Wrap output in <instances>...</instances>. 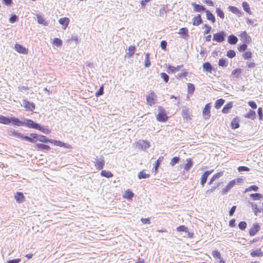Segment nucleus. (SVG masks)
Segmentation results:
<instances>
[{
    "label": "nucleus",
    "mask_w": 263,
    "mask_h": 263,
    "mask_svg": "<svg viewBox=\"0 0 263 263\" xmlns=\"http://www.w3.org/2000/svg\"><path fill=\"white\" fill-rule=\"evenodd\" d=\"M30 136L35 138V140H37L40 142L43 143H50L51 142V140L49 138H47L46 136L42 135H38L35 133H31L30 134Z\"/></svg>",
    "instance_id": "423d86ee"
},
{
    "label": "nucleus",
    "mask_w": 263,
    "mask_h": 263,
    "mask_svg": "<svg viewBox=\"0 0 263 263\" xmlns=\"http://www.w3.org/2000/svg\"><path fill=\"white\" fill-rule=\"evenodd\" d=\"M157 95L153 90H150L146 96V103L149 106H153L155 104L157 101Z\"/></svg>",
    "instance_id": "7ed1b4c3"
},
{
    "label": "nucleus",
    "mask_w": 263,
    "mask_h": 263,
    "mask_svg": "<svg viewBox=\"0 0 263 263\" xmlns=\"http://www.w3.org/2000/svg\"><path fill=\"white\" fill-rule=\"evenodd\" d=\"M205 13L207 19L211 21L212 23H215L216 22V19L213 14L208 10L205 11Z\"/></svg>",
    "instance_id": "bb28decb"
},
{
    "label": "nucleus",
    "mask_w": 263,
    "mask_h": 263,
    "mask_svg": "<svg viewBox=\"0 0 263 263\" xmlns=\"http://www.w3.org/2000/svg\"><path fill=\"white\" fill-rule=\"evenodd\" d=\"M250 204L254 215L257 216L261 212V210L259 209L256 203L251 202Z\"/></svg>",
    "instance_id": "cd10ccee"
},
{
    "label": "nucleus",
    "mask_w": 263,
    "mask_h": 263,
    "mask_svg": "<svg viewBox=\"0 0 263 263\" xmlns=\"http://www.w3.org/2000/svg\"><path fill=\"white\" fill-rule=\"evenodd\" d=\"M212 255L215 258L220 259L221 258L220 252L217 250H214L212 252Z\"/></svg>",
    "instance_id": "13d9d810"
},
{
    "label": "nucleus",
    "mask_w": 263,
    "mask_h": 263,
    "mask_svg": "<svg viewBox=\"0 0 263 263\" xmlns=\"http://www.w3.org/2000/svg\"><path fill=\"white\" fill-rule=\"evenodd\" d=\"M248 46L246 43L239 45L237 47V49L240 52H243L246 51L247 49Z\"/></svg>",
    "instance_id": "864d4df0"
},
{
    "label": "nucleus",
    "mask_w": 263,
    "mask_h": 263,
    "mask_svg": "<svg viewBox=\"0 0 263 263\" xmlns=\"http://www.w3.org/2000/svg\"><path fill=\"white\" fill-rule=\"evenodd\" d=\"M62 43V41L59 38H54L53 39V44L58 47L61 46Z\"/></svg>",
    "instance_id": "6e6d98bb"
},
{
    "label": "nucleus",
    "mask_w": 263,
    "mask_h": 263,
    "mask_svg": "<svg viewBox=\"0 0 263 263\" xmlns=\"http://www.w3.org/2000/svg\"><path fill=\"white\" fill-rule=\"evenodd\" d=\"M203 69L204 71L211 73L213 70V67L209 62H205L202 65Z\"/></svg>",
    "instance_id": "aec40b11"
},
{
    "label": "nucleus",
    "mask_w": 263,
    "mask_h": 263,
    "mask_svg": "<svg viewBox=\"0 0 263 263\" xmlns=\"http://www.w3.org/2000/svg\"><path fill=\"white\" fill-rule=\"evenodd\" d=\"M34 147L37 151H43L44 152H48L51 149V148L49 145L42 143L36 144L34 146Z\"/></svg>",
    "instance_id": "9d476101"
},
{
    "label": "nucleus",
    "mask_w": 263,
    "mask_h": 263,
    "mask_svg": "<svg viewBox=\"0 0 263 263\" xmlns=\"http://www.w3.org/2000/svg\"><path fill=\"white\" fill-rule=\"evenodd\" d=\"M192 5L194 8V11L196 12H199L201 11H203L205 10V8L203 6L196 4L195 3H192Z\"/></svg>",
    "instance_id": "7c9ffc66"
},
{
    "label": "nucleus",
    "mask_w": 263,
    "mask_h": 263,
    "mask_svg": "<svg viewBox=\"0 0 263 263\" xmlns=\"http://www.w3.org/2000/svg\"><path fill=\"white\" fill-rule=\"evenodd\" d=\"M203 27L205 28V30L204 31V34H208L211 31V27L208 24H204L203 25Z\"/></svg>",
    "instance_id": "e2e57ef3"
},
{
    "label": "nucleus",
    "mask_w": 263,
    "mask_h": 263,
    "mask_svg": "<svg viewBox=\"0 0 263 263\" xmlns=\"http://www.w3.org/2000/svg\"><path fill=\"white\" fill-rule=\"evenodd\" d=\"M244 117L247 119L254 120L256 118V112L253 110L250 109L248 112L244 115Z\"/></svg>",
    "instance_id": "a878e982"
},
{
    "label": "nucleus",
    "mask_w": 263,
    "mask_h": 263,
    "mask_svg": "<svg viewBox=\"0 0 263 263\" xmlns=\"http://www.w3.org/2000/svg\"><path fill=\"white\" fill-rule=\"evenodd\" d=\"M160 76L163 79V80L164 81V82L165 83L168 82V81L169 80V77L166 73H165L164 72L161 73Z\"/></svg>",
    "instance_id": "680f3d73"
},
{
    "label": "nucleus",
    "mask_w": 263,
    "mask_h": 263,
    "mask_svg": "<svg viewBox=\"0 0 263 263\" xmlns=\"http://www.w3.org/2000/svg\"><path fill=\"white\" fill-rule=\"evenodd\" d=\"M18 20V17L16 15H12L9 18V22L11 23H14Z\"/></svg>",
    "instance_id": "774afa93"
},
{
    "label": "nucleus",
    "mask_w": 263,
    "mask_h": 263,
    "mask_svg": "<svg viewBox=\"0 0 263 263\" xmlns=\"http://www.w3.org/2000/svg\"><path fill=\"white\" fill-rule=\"evenodd\" d=\"M223 175V172H220L214 174L210 179V181L208 182V184L211 185L212 184H214L215 185L212 186L210 189L207 190L205 192L206 194L211 195L213 192H214L216 189L219 187L220 185V182H214L216 180H218L221 176Z\"/></svg>",
    "instance_id": "f257e3e1"
},
{
    "label": "nucleus",
    "mask_w": 263,
    "mask_h": 263,
    "mask_svg": "<svg viewBox=\"0 0 263 263\" xmlns=\"http://www.w3.org/2000/svg\"><path fill=\"white\" fill-rule=\"evenodd\" d=\"M23 135V134H22V133H19L18 132L15 131V130L11 131L9 134V135L10 136H12V137H15V138H16L20 139H22Z\"/></svg>",
    "instance_id": "c9c22d12"
},
{
    "label": "nucleus",
    "mask_w": 263,
    "mask_h": 263,
    "mask_svg": "<svg viewBox=\"0 0 263 263\" xmlns=\"http://www.w3.org/2000/svg\"><path fill=\"white\" fill-rule=\"evenodd\" d=\"M104 93V86L102 85L100 88H99V89L98 90V91H97L96 93V96L97 97H99L100 96H101Z\"/></svg>",
    "instance_id": "0e129e2a"
},
{
    "label": "nucleus",
    "mask_w": 263,
    "mask_h": 263,
    "mask_svg": "<svg viewBox=\"0 0 263 263\" xmlns=\"http://www.w3.org/2000/svg\"><path fill=\"white\" fill-rule=\"evenodd\" d=\"M135 50H136V48L134 46H130L128 47V52H127V55L128 56V58H130L132 57L135 52Z\"/></svg>",
    "instance_id": "4c0bfd02"
},
{
    "label": "nucleus",
    "mask_w": 263,
    "mask_h": 263,
    "mask_svg": "<svg viewBox=\"0 0 263 263\" xmlns=\"http://www.w3.org/2000/svg\"><path fill=\"white\" fill-rule=\"evenodd\" d=\"M94 165L96 168L102 170L105 165V160L104 158L102 157L99 160L97 159V161L94 162Z\"/></svg>",
    "instance_id": "2eb2a0df"
},
{
    "label": "nucleus",
    "mask_w": 263,
    "mask_h": 263,
    "mask_svg": "<svg viewBox=\"0 0 263 263\" xmlns=\"http://www.w3.org/2000/svg\"><path fill=\"white\" fill-rule=\"evenodd\" d=\"M239 118L236 117L234 118L231 123V126L233 129H236L238 128L239 127Z\"/></svg>",
    "instance_id": "c85d7f7f"
},
{
    "label": "nucleus",
    "mask_w": 263,
    "mask_h": 263,
    "mask_svg": "<svg viewBox=\"0 0 263 263\" xmlns=\"http://www.w3.org/2000/svg\"><path fill=\"white\" fill-rule=\"evenodd\" d=\"M0 123L4 124H10V120L9 118L5 117L3 115H0Z\"/></svg>",
    "instance_id": "79ce46f5"
},
{
    "label": "nucleus",
    "mask_w": 263,
    "mask_h": 263,
    "mask_svg": "<svg viewBox=\"0 0 263 263\" xmlns=\"http://www.w3.org/2000/svg\"><path fill=\"white\" fill-rule=\"evenodd\" d=\"M202 23V20L200 14H198L193 18V25L194 26H199Z\"/></svg>",
    "instance_id": "393cba45"
},
{
    "label": "nucleus",
    "mask_w": 263,
    "mask_h": 263,
    "mask_svg": "<svg viewBox=\"0 0 263 263\" xmlns=\"http://www.w3.org/2000/svg\"><path fill=\"white\" fill-rule=\"evenodd\" d=\"M37 21L39 24H42L44 26H47L48 25V23L45 21L43 16L40 14H36Z\"/></svg>",
    "instance_id": "2f4dec72"
},
{
    "label": "nucleus",
    "mask_w": 263,
    "mask_h": 263,
    "mask_svg": "<svg viewBox=\"0 0 263 263\" xmlns=\"http://www.w3.org/2000/svg\"><path fill=\"white\" fill-rule=\"evenodd\" d=\"M14 48L15 50L20 53L27 54L28 52V49L23 47L20 44H15Z\"/></svg>",
    "instance_id": "f8f14e48"
},
{
    "label": "nucleus",
    "mask_w": 263,
    "mask_h": 263,
    "mask_svg": "<svg viewBox=\"0 0 263 263\" xmlns=\"http://www.w3.org/2000/svg\"><path fill=\"white\" fill-rule=\"evenodd\" d=\"M183 65H179L177 67H174L173 66L168 65L167 67V71L168 72L175 73V72L179 71V69L181 67H183Z\"/></svg>",
    "instance_id": "c756f323"
},
{
    "label": "nucleus",
    "mask_w": 263,
    "mask_h": 263,
    "mask_svg": "<svg viewBox=\"0 0 263 263\" xmlns=\"http://www.w3.org/2000/svg\"><path fill=\"white\" fill-rule=\"evenodd\" d=\"M176 230L179 232H184L187 233V236L189 238H192L194 237V233L193 232H189L188 231V228L184 225H181L178 227Z\"/></svg>",
    "instance_id": "9b49d317"
},
{
    "label": "nucleus",
    "mask_w": 263,
    "mask_h": 263,
    "mask_svg": "<svg viewBox=\"0 0 263 263\" xmlns=\"http://www.w3.org/2000/svg\"><path fill=\"white\" fill-rule=\"evenodd\" d=\"M181 115L184 119H185L186 121H188L191 119L190 112L188 109H183L182 111Z\"/></svg>",
    "instance_id": "f704fd0d"
},
{
    "label": "nucleus",
    "mask_w": 263,
    "mask_h": 263,
    "mask_svg": "<svg viewBox=\"0 0 263 263\" xmlns=\"http://www.w3.org/2000/svg\"><path fill=\"white\" fill-rule=\"evenodd\" d=\"M193 165V161L191 158H187L186 159V163L184 165V170L187 172L192 167Z\"/></svg>",
    "instance_id": "b1692460"
},
{
    "label": "nucleus",
    "mask_w": 263,
    "mask_h": 263,
    "mask_svg": "<svg viewBox=\"0 0 263 263\" xmlns=\"http://www.w3.org/2000/svg\"><path fill=\"white\" fill-rule=\"evenodd\" d=\"M226 33L223 31H220L213 34V40L217 42L221 43L224 41Z\"/></svg>",
    "instance_id": "6e6552de"
},
{
    "label": "nucleus",
    "mask_w": 263,
    "mask_h": 263,
    "mask_svg": "<svg viewBox=\"0 0 263 263\" xmlns=\"http://www.w3.org/2000/svg\"><path fill=\"white\" fill-rule=\"evenodd\" d=\"M207 178H208V177L204 175L203 174L202 175V176L201 178V180H200V183L202 186H203L204 185L205 183H206V182L207 181Z\"/></svg>",
    "instance_id": "338daca9"
},
{
    "label": "nucleus",
    "mask_w": 263,
    "mask_h": 263,
    "mask_svg": "<svg viewBox=\"0 0 263 263\" xmlns=\"http://www.w3.org/2000/svg\"><path fill=\"white\" fill-rule=\"evenodd\" d=\"M227 56L229 58H233L236 56L235 51L234 50H229L227 52Z\"/></svg>",
    "instance_id": "4d7b16f0"
},
{
    "label": "nucleus",
    "mask_w": 263,
    "mask_h": 263,
    "mask_svg": "<svg viewBox=\"0 0 263 263\" xmlns=\"http://www.w3.org/2000/svg\"><path fill=\"white\" fill-rule=\"evenodd\" d=\"M224 100L223 99H219L216 101L215 103V107L216 109H219L224 104Z\"/></svg>",
    "instance_id": "c03bdc74"
},
{
    "label": "nucleus",
    "mask_w": 263,
    "mask_h": 263,
    "mask_svg": "<svg viewBox=\"0 0 263 263\" xmlns=\"http://www.w3.org/2000/svg\"><path fill=\"white\" fill-rule=\"evenodd\" d=\"M163 156H161L156 161L155 165V171L156 172H157L158 168L159 166V165L160 164V163L162 161V160H163Z\"/></svg>",
    "instance_id": "5fc2aeb1"
},
{
    "label": "nucleus",
    "mask_w": 263,
    "mask_h": 263,
    "mask_svg": "<svg viewBox=\"0 0 263 263\" xmlns=\"http://www.w3.org/2000/svg\"><path fill=\"white\" fill-rule=\"evenodd\" d=\"M188 33H189L188 29L185 27L180 28L178 32V33L183 39H186L187 37H188V36H189Z\"/></svg>",
    "instance_id": "412c9836"
},
{
    "label": "nucleus",
    "mask_w": 263,
    "mask_h": 263,
    "mask_svg": "<svg viewBox=\"0 0 263 263\" xmlns=\"http://www.w3.org/2000/svg\"><path fill=\"white\" fill-rule=\"evenodd\" d=\"M228 9L233 13L237 15H239L240 14L239 10L236 7L230 6L228 7Z\"/></svg>",
    "instance_id": "a18cd8bd"
},
{
    "label": "nucleus",
    "mask_w": 263,
    "mask_h": 263,
    "mask_svg": "<svg viewBox=\"0 0 263 263\" xmlns=\"http://www.w3.org/2000/svg\"><path fill=\"white\" fill-rule=\"evenodd\" d=\"M59 22L61 25L64 26L63 29H65L69 25V19L66 17H62L59 20Z\"/></svg>",
    "instance_id": "4be33fe9"
},
{
    "label": "nucleus",
    "mask_w": 263,
    "mask_h": 263,
    "mask_svg": "<svg viewBox=\"0 0 263 263\" xmlns=\"http://www.w3.org/2000/svg\"><path fill=\"white\" fill-rule=\"evenodd\" d=\"M260 227L258 224H253V227L249 230L250 236H254L259 230Z\"/></svg>",
    "instance_id": "6ab92c4d"
},
{
    "label": "nucleus",
    "mask_w": 263,
    "mask_h": 263,
    "mask_svg": "<svg viewBox=\"0 0 263 263\" xmlns=\"http://www.w3.org/2000/svg\"><path fill=\"white\" fill-rule=\"evenodd\" d=\"M239 228L241 230H244L247 227V223L245 221H241L238 224Z\"/></svg>",
    "instance_id": "69168bd1"
},
{
    "label": "nucleus",
    "mask_w": 263,
    "mask_h": 263,
    "mask_svg": "<svg viewBox=\"0 0 263 263\" xmlns=\"http://www.w3.org/2000/svg\"><path fill=\"white\" fill-rule=\"evenodd\" d=\"M101 175L103 177L109 178L113 177V174L111 172L109 171H107L105 170H102L101 172Z\"/></svg>",
    "instance_id": "58836bf2"
},
{
    "label": "nucleus",
    "mask_w": 263,
    "mask_h": 263,
    "mask_svg": "<svg viewBox=\"0 0 263 263\" xmlns=\"http://www.w3.org/2000/svg\"><path fill=\"white\" fill-rule=\"evenodd\" d=\"M14 198L18 203L23 202L25 200V197L22 192H16Z\"/></svg>",
    "instance_id": "a211bd4d"
},
{
    "label": "nucleus",
    "mask_w": 263,
    "mask_h": 263,
    "mask_svg": "<svg viewBox=\"0 0 263 263\" xmlns=\"http://www.w3.org/2000/svg\"><path fill=\"white\" fill-rule=\"evenodd\" d=\"M242 6L243 10L246 12H247L249 14H252V12H251L250 8L249 5V4L247 2H242Z\"/></svg>",
    "instance_id": "a19ab883"
},
{
    "label": "nucleus",
    "mask_w": 263,
    "mask_h": 263,
    "mask_svg": "<svg viewBox=\"0 0 263 263\" xmlns=\"http://www.w3.org/2000/svg\"><path fill=\"white\" fill-rule=\"evenodd\" d=\"M135 144L136 147L139 149H146L150 146L149 142L144 140H139Z\"/></svg>",
    "instance_id": "39448f33"
},
{
    "label": "nucleus",
    "mask_w": 263,
    "mask_h": 263,
    "mask_svg": "<svg viewBox=\"0 0 263 263\" xmlns=\"http://www.w3.org/2000/svg\"><path fill=\"white\" fill-rule=\"evenodd\" d=\"M236 181L235 180H233L230 181L228 184L223 189L222 193L225 194L228 193L232 187L236 184Z\"/></svg>",
    "instance_id": "ddd939ff"
},
{
    "label": "nucleus",
    "mask_w": 263,
    "mask_h": 263,
    "mask_svg": "<svg viewBox=\"0 0 263 263\" xmlns=\"http://www.w3.org/2000/svg\"><path fill=\"white\" fill-rule=\"evenodd\" d=\"M216 12L217 15L221 19H223L224 18V13L223 11L219 8H217L216 9Z\"/></svg>",
    "instance_id": "3c124183"
},
{
    "label": "nucleus",
    "mask_w": 263,
    "mask_h": 263,
    "mask_svg": "<svg viewBox=\"0 0 263 263\" xmlns=\"http://www.w3.org/2000/svg\"><path fill=\"white\" fill-rule=\"evenodd\" d=\"M22 140H26L28 142H31V143H36V140H35V138H33L32 137H29L27 136H24L23 135L22 139Z\"/></svg>",
    "instance_id": "de8ad7c7"
},
{
    "label": "nucleus",
    "mask_w": 263,
    "mask_h": 263,
    "mask_svg": "<svg viewBox=\"0 0 263 263\" xmlns=\"http://www.w3.org/2000/svg\"><path fill=\"white\" fill-rule=\"evenodd\" d=\"M134 196V193L129 190H126L123 195V197L127 199H132Z\"/></svg>",
    "instance_id": "ea45409f"
},
{
    "label": "nucleus",
    "mask_w": 263,
    "mask_h": 263,
    "mask_svg": "<svg viewBox=\"0 0 263 263\" xmlns=\"http://www.w3.org/2000/svg\"><path fill=\"white\" fill-rule=\"evenodd\" d=\"M180 160V158L178 157H173L171 161L170 164L172 166H174L176 163H178Z\"/></svg>",
    "instance_id": "bf43d9fd"
},
{
    "label": "nucleus",
    "mask_w": 263,
    "mask_h": 263,
    "mask_svg": "<svg viewBox=\"0 0 263 263\" xmlns=\"http://www.w3.org/2000/svg\"><path fill=\"white\" fill-rule=\"evenodd\" d=\"M233 107V102H229L227 103L222 109V112L223 114H228L230 112V110Z\"/></svg>",
    "instance_id": "5701e85b"
},
{
    "label": "nucleus",
    "mask_w": 263,
    "mask_h": 263,
    "mask_svg": "<svg viewBox=\"0 0 263 263\" xmlns=\"http://www.w3.org/2000/svg\"><path fill=\"white\" fill-rule=\"evenodd\" d=\"M243 58L245 60H249L252 58V53L250 51H246L242 54Z\"/></svg>",
    "instance_id": "052dcab7"
},
{
    "label": "nucleus",
    "mask_w": 263,
    "mask_h": 263,
    "mask_svg": "<svg viewBox=\"0 0 263 263\" xmlns=\"http://www.w3.org/2000/svg\"><path fill=\"white\" fill-rule=\"evenodd\" d=\"M211 103L206 104L202 110V116L204 119H209L211 117Z\"/></svg>",
    "instance_id": "0eeeda50"
},
{
    "label": "nucleus",
    "mask_w": 263,
    "mask_h": 263,
    "mask_svg": "<svg viewBox=\"0 0 263 263\" xmlns=\"http://www.w3.org/2000/svg\"><path fill=\"white\" fill-rule=\"evenodd\" d=\"M50 143L53 144L54 145L56 146H58L60 147H68L66 143H64V142L59 141V140H51V142Z\"/></svg>",
    "instance_id": "72a5a7b5"
},
{
    "label": "nucleus",
    "mask_w": 263,
    "mask_h": 263,
    "mask_svg": "<svg viewBox=\"0 0 263 263\" xmlns=\"http://www.w3.org/2000/svg\"><path fill=\"white\" fill-rule=\"evenodd\" d=\"M9 120L10 123H12L13 124L18 126H25V122L21 121L18 118L12 117L9 118Z\"/></svg>",
    "instance_id": "dca6fc26"
},
{
    "label": "nucleus",
    "mask_w": 263,
    "mask_h": 263,
    "mask_svg": "<svg viewBox=\"0 0 263 263\" xmlns=\"http://www.w3.org/2000/svg\"><path fill=\"white\" fill-rule=\"evenodd\" d=\"M149 174H146L145 172V170H143L142 171H141L139 174H138V178L139 179H146V178H148L149 177Z\"/></svg>",
    "instance_id": "49530a36"
},
{
    "label": "nucleus",
    "mask_w": 263,
    "mask_h": 263,
    "mask_svg": "<svg viewBox=\"0 0 263 263\" xmlns=\"http://www.w3.org/2000/svg\"><path fill=\"white\" fill-rule=\"evenodd\" d=\"M23 106L26 109V110L28 111H33L35 108V104L29 101L24 99L23 100Z\"/></svg>",
    "instance_id": "1a4fd4ad"
},
{
    "label": "nucleus",
    "mask_w": 263,
    "mask_h": 263,
    "mask_svg": "<svg viewBox=\"0 0 263 263\" xmlns=\"http://www.w3.org/2000/svg\"><path fill=\"white\" fill-rule=\"evenodd\" d=\"M187 92L189 94L193 95L195 90V87L193 84L188 83L187 84Z\"/></svg>",
    "instance_id": "09e8293b"
},
{
    "label": "nucleus",
    "mask_w": 263,
    "mask_h": 263,
    "mask_svg": "<svg viewBox=\"0 0 263 263\" xmlns=\"http://www.w3.org/2000/svg\"><path fill=\"white\" fill-rule=\"evenodd\" d=\"M24 122L25 126H26L29 128L37 129L46 134H49L50 133V130L49 128L41 126L39 124L34 122L31 119H25Z\"/></svg>",
    "instance_id": "f03ea898"
},
{
    "label": "nucleus",
    "mask_w": 263,
    "mask_h": 263,
    "mask_svg": "<svg viewBox=\"0 0 263 263\" xmlns=\"http://www.w3.org/2000/svg\"><path fill=\"white\" fill-rule=\"evenodd\" d=\"M238 39L233 34L230 35L228 39V42L231 45H234L237 43Z\"/></svg>",
    "instance_id": "473e14b6"
},
{
    "label": "nucleus",
    "mask_w": 263,
    "mask_h": 263,
    "mask_svg": "<svg viewBox=\"0 0 263 263\" xmlns=\"http://www.w3.org/2000/svg\"><path fill=\"white\" fill-rule=\"evenodd\" d=\"M240 39L246 43H249L251 41V37L247 34V32L242 31L240 34Z\"/></svg>",
    "instance_id": "4468645a"
},
{
    "label": "nucleus",
    "mask_w": 263,
    "mask_h": 263,
    "mask_svg": "<svg viewBox=\"0 0 263 263\" xmlns=\"http://www.w3.org/2000/svg\"><path fill=\"white\" fill-rule=\"evenodd\" d=\"M250 197L253 200H258L263 199V195L260 193H253L250 195Z\"/></svg>",
    "instance_id": "e433bc0d"
},
{
    "label": "nucleus",
    "mask_w": 263,
    "mask_h": 263,
    "mask_svg": "<svg viewBox=\"0 0 263 263\" xmlns=\"http://www.w3.org/2000/svg\"><path fill=\"white\" fill-rule=\"evenodd\" d=\"M241 73V70L240 68H236L234 69L232 72L233 76L236 78H238L240 77Z\"/></svg>",
    "instance_id": "37998d69"
},
{
    "label": "nucleus",
    "mask_w": 263,
    "mask_h": 263,
    "mask_svg": "<svg viewBox=\"0 0 263 263\" xmlns=\"http://www.w3.org/2000/svg\"><path fill=\"white\" fill-rule=\"evenodd\" d=\"M149 57H150V54L149 53H146L145 58V62H144V66L145 67H149L151 64Z\"/></svg>",
    "instance_id": "8fccbe9b"
},
{
    "label": "nucleus",
    "mask_w": 263,
    "mask_h": 263,
    "mask_svg": "<svg viewBox=\"0 0 263 263\" xmlns=\"http://www.w3.org/2000/svg\"><path fill=\"white\" fill-rule=\"evenodd\" d=\"M228 60L225 59H220L218 61V65L220 66L226 67L228 66Z\"/></svg>",
    "instance_id": "603ef678"
},
{
    "label": "nucleus",
    "mask_w": 263,
    "mask_h": 263,
    "mask_svg": "<svg viewBox=\"0 0 263 263\" xmlns=\"http://www.w3.org/2000/svg\"><path fill=\"white\" fill-rule=\"evenodd\" d=\"M158 109L159 112L156 116L157 121L160 122H165L168 119V116H167L165 110L161 106H159Z\"/></svg>",
    "instance_id": "20e7f679"
},
{
    "label": "nucleus",
    "mask_w": 263,
    "mask_h": 263,
    "mask_svg": "<svg viewBox=\"0 0 263 263\" xmlns=\"http://www.w3.org/2000/svg\"><path fill=\"white\" fill-rule=\"evenodd\" d=\"M250 255L252 257H261L263 256V252L261 251V249H257L255 250H253L250 253Z\"/></svg>",
    "instance_id": "f3484780"
}]
</instances>
